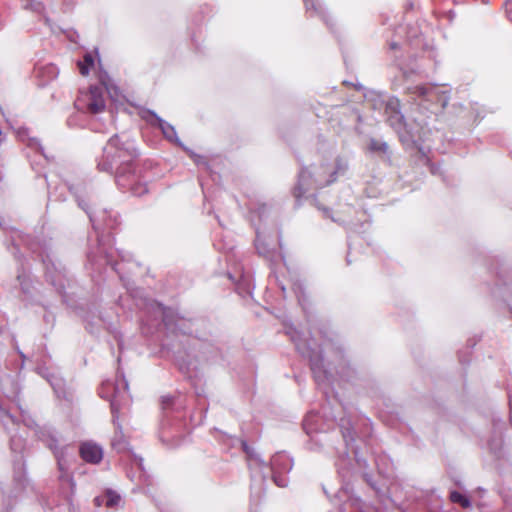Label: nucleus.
I'll use <instances>...</instances> for the list:
<instances>
[{"mask_svg": "<svg viewBox=\"0 0 512 512\" xmlns=\"http://www.w3.org/2000/svg\"><path fill=\"white\" fill-rule=\"evenodd\" d=\"M105 157L111 159L110 163L100 162L98 169L101 171H109L113 168V164L120 162L116 168V182L122 189H128L135 196L145 194L147 186L139 182V175L134 168L132 161L133 154L129 147L121 148L118 136H113L104 149Z\"/></svg>", "mask_w": 512, "mask_h": 512, "instance_id": "obj_1", "label": "nucleus"}, {"mask_svg": "<svg viewBox=\"0 0 512 512\" xmlns=\"http://www.w3.org/2000/svg\"><path fill=\"white\" fill-rule=\"evenodd\" d=\"M74 105L77 110L89 114H99L104 112L106 102L103 90L98 86H90L87 90L79 91Z\"/></svg>", "mask_w": 512, "mask_h": 512, "instance_id": "obj_2", "label": "nucleus"}, {"mask_svg": "<svg viewBox=\"0 0 512 512\" xmlns=\"http://www.w3.org/2000/svg\"><path fill=\"white\" fill-rule=\"evenodd\" d=\"M79 454L83 461L89 464H99L103 459V449L93 441L82 442L79 446Z\"/></svg>", "mask_w": 512, "mask_h": 512, "instance_id": "obj_3", "label": "nucleus"}, {"mask_svg": "<svg viewBox=\"0 0 512 512\" xmlns=\"http://www.w3.org/2000/svg\"><path fill=\"white\" fill-rule=\"evenodd\" d=\"M99 82L105 88L111 99L118 101L121 97L119 88L113 83L107 74L99 75Z\"/></svg>", "mask_w": 512, "mask_h": 512, "instance_id": "obj_4", "label": "nucleus"}, {"mask_svg": "<svg viewBox=\"0 0 512 512\" xmlns=\"http://www.w3.org/2000/svg\"><path fill=\"white\" fill-rule=\"evenodd\" d=\"M307 169H303L299 174V180L298 183L294 186L292 190V195L295 199L300 200L305 193L307 192V175H308Z\"/></svg>", "mask_w": 512, "mask_h": 512, "instance_id": "obj_5", "label": "nucleus"}, {"mask_svg": "<svg viewBox=\"0 0 512 512\" xmlns=\"http://www.w3.org/2000/svg\"><path fill=\"white\" fill-rule=\"evenodd\" d=\"M347 169V165L342 161V159H337L335 161V167L332 171L325 170V173L329 175V179L325 181V185H330L334 183L338 175L343 174Z\"/></svg>", "mask_w": 512, "mask_h": 512, "instance_id": "obj_6", "label": "nucleus"}, {"mask_svg": "<svg viewBox=\"0 0 512 512\" xmlns=\"http://www.w3.org/2000/svg\"><path fill=\"white\" fill-rule=\"evenodd\" d=\"M79 72L82 76H88L94 67V57L91 53H86L81 61L77 63Z\"/></svg>", "mask_w": 512, "mask_h": 512, "instance_id": "obj_7", "label": "nucleus"}, {"mask_svg": "<svg viewBox=\"0 0 512 512\" xmlns=\"http://www.w3.org/2000/svg\"><path fill=\"white\" fill-rule=\"evenodd\" d=\"M366 150L372 153L387 154L389 152V146L386 142L371 138L366 146Z\"/></svg>", "mask_w": 512, "mask_h": 512, "instance_id": "obj_8", "label": "nucleus"}, {"mask_svg": "<svg viewBox=\"0 0 512 512\" xmlns=\"http://www.w3.org/2000/svg\"><path fill=\"white\" fill-rule=\"evenodd\" d=\"M433 89H434L433 86L417 85V86L408 88V92L411 94L418 95L423 98H427L428 95L433 91Z\"/></svg>", "mask_w": 512, "mask_h": 512, "instance_id": "obj_9", "label": "nucleus"}, {"mask_svg": "<svg viewBox=\"0 0 512 512\" xmlns=\"http://www.w3.org/2000/svg\"><path fill=\"white\" fill-rule=\"evenodd\" d=\"M450 500L453 503L461 505L463 508H469L471 506L470 500L458 491H452L450 493Z\"/></svg>", "mask_w": 512, "mask_h": 512, "instance_id": "obj_10", "label": "nucleus"}, {"mask_svg": "<svg viewBox=\"0 0 512 512\" xmlns=\"http://www.w3.org/2000/svg\"><path fill=\"white\" fill-rule=\"evenodd\" d=\"M158 310L161 314L162 320L164 324L168 327L174 322V314L170 308L164 307L162 305H158Z\"/></svg>", "mask_w": 512, "mask_h": 512, "instance_id": "obj_11", "label": "nucleus"}, {"mask_svg": "<svg viewBox=\"0 0 512 512\" xmlns=\"http://www.w3.org/2000/svg\"><path fill=\"white\" fill-rule=\"evenodd\" d=\"M104 500H105V505L107 507H114L119 504L120 496L117 493H115L111 490H108L104 495Z\"/></svg>", "mask_w": 512, "mask_h": 512, "instance_id": "obj_12", "label": "nucleus"}, {"mask_svg": "<svg viewBox=\"0 0 512 512\" xmlns=\"http://www.w3.org/2000/svg\"><path fill=\"white\" fill-rule=\"evenodd\" d=\"M306 10L307 11H313L315 13H319L321 11V6L317 2V0H303Z\"/></svg>", "mask_w": 512, "mask_h": 512, "instance_id": "obj_13", "label": "nucleus"}, {"mask_svg": "<svg viewBox=\"0 0 512 512\" xmlns=\"http://www.w3.org/2000/svg\"><path fill=\"white\" fill-rule=\"evenodd\" d=\"M160 127H161V130H162L164 136L167 139L171 140L176 135L174 128L172 126H170L169 124L161 123Z\"/></svg>", "mask_w": 512, "mask_h": 512, "instance_id": "obj_14", "label": "nucleus"}, {"mask_svg": "<svg viewBox=\"0 0 512 512\" xmlns=\"http://www.w3.org/2000/svg\"><path fill=\"white\" fill-rule=\"evenodd\" d=\"M498 281L503 286H508L509 284H512V278L508 277V273L505 271L498 274Z\"/></svg>", "mask_w": 512, "mask_h": 512, "instance_id": "obj_15", "label": "nucleus"}, {"mask_svg": "<svg viewBox=\"0 0 512 512\" xmlns=\"http://www.w3.org/2000/svg\"><path fill=\"white\" fill-rule=\"evenodd\" d=\"M506 13L508 18L512 22V0L506 2Z\"/></svg>", "mask_w": 512, "mask_h": 512, "instance_id": "obj_16", "label": "nucleus"}, {"mask_svg": "<svg viewBox=\"0 0 512 512\" xmlns=\"http://www.w3.org/2000/svg\"><path fill=\"white\" fill-rule=\"evenodd\" d=\"M242 446H243V450H244L245 452H247V451H248V445H247L245 442H243V443H242Z\"/></svg>", "mask_w": 512, "mask_h": 512, "instance_id": "obj_17", "label": "nucleus"}, {"mask_svg": "<svg viewBox=\"0 0 512 512\" xmlns=\"http://www.w3.org/2000/svg\"><path fill=\"white\" fill-rule=\"evenodd\" d=\"M390 47H391V49H397V44H396V43H392V44L390 45Z\"/></svg>", "mask_w": 512, "mask_h": 512, "instance_id": "obj_18", "label": "nucleus"}, {"mask_svg": "<svg viewBox=\"0 0 512 512\" xmlns=\"http://www.w3.org/2000/svg\"><path fill=\"white\" fill-rule=\"evenodd\" d=\"M58 465H59V468H60L61 470H63V466H62L61 461H58Z\"/></svg>", "mask_w": 512, "mask_h": 512, "instance_id": "obj_19", "label": "nucleus"}, {"mask_svg": "<svg viewBox=\"0 0 512 512\" xmlns=\"http://www.w3.org/2000/svg\"><path fill=\"white\" fill-rule=\"evenodd\" d=\"M95 501H96L97 505H100V503H99L100 498H96Z\"/></svg>", "mask_w": 512, "mask_h": 512, "instance_id": "obj_20", "label": "nucleus"}, {"mask_svg": "<svg viewBox=\"0 0 512 512\" xmlns=\"http://www.w3.org/2000/svg\"><path fill=\"white\" fill-rule=\"evenodd\" d=\"M510 311H511V313H512V307L510 308Z\"/></svg>", "mask_w": 512, "mask_h": 512, "instance_id": "obj_21", "label": "nucleus"}]
</instances>
